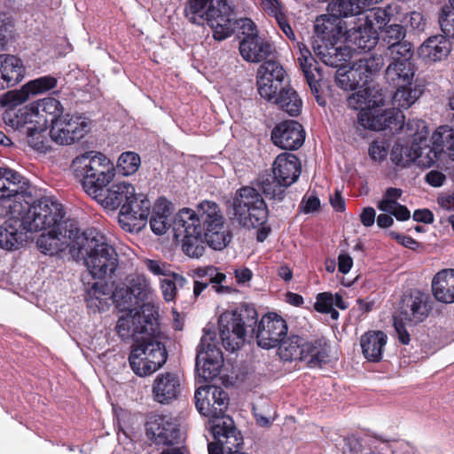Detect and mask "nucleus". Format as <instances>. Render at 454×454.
Segmentation results:
<instances>
[{
    "label": "nucleus",
    "instance_id": "680f3d73",
    "mask_svg": "<svg viewBox=\"0 0 454 454\" xmlns=\"http://www.w3.org/2000/svg\"><path fill=\"white\" fill-rule=\"evenodd\" d=\"M128 289H125L124 293H131L135 294V297L140 305H143L145 300L148 294V286L145 282H141L139 279H132L129 285L127 286Z\"/></svg>",
    "mask_w": 454,
    "mask_h": 454
},
{
    "label": "nucleus",
    "instance_id": "a18cd8bd",
    "mask_svg": "<svg viewBox=\"0 0 454 454\" xmlns=\"http://www.w3.org/2000/svg\"><path fill=\"white\" fill-rule=\"evenodd\" d=\"M47 128V121H36L35 124L27 128V144L31 148L40 153H46L51 149Z\"/></svg>",
    "mask_w": 454,
    "mask_h": 454
},
{
    "label": "nucleus",
    "instance_id": "e2e57ef3",
    "mask_svg": "<svg viewBox=\"0 0 454 454\" xmlns=\"http://www.w3.org/2000/svg\"><path fill=\"white\" fill-rule=\"evenodd\" d=\"M333 307V294L331 292L319 293L316 296L314 309L321 314L328 313Z\"/></svg>",
    "mask_w": 454,
    "mask_h": 454
},
{
    "label": "nucleus",
    "instance_id": "7c9ffc66",
    "mask_svg": "<svg viewBox=\"0 0 454 454\" xmlns=\"http://www.w3.org/2000/svg\"><path fill=\"white\" fill-rule=\"evenodd\" d=\"M135 187L126 182H119L113 184L107 189L103 188V191L99 192L97 196H93L92 199L97 200L105 208L109 210H115L121 208L127 200H130V196L133 195Z\"/></svg>",
    "mask_w": 454,
    "mask_h": 454
},
{
    "label": "nucleus",
    "instance_id": "6ab92c4d",
    "mask_svg": "<svg viewBox=\"0 0 454 454\" xmlns=\"http://www.w3.org/2000/svg\"><path fill=\"white\" fill-rule=\"evenodd\" d=\"M286 73L276 60H266L258 68L256 83L260 96L271 101L283 85Z\"/></svg>",
    "mask_w": 454,
    "mask_h": 454
},
{
    "label": "nucleus",
    "instance_id": "9d476101",
    "mask_svg": "<svg viewBox=\"0 0 454 454\" xmlns=\"http://www.w3.org/2000/svg\"><path fill=\"white\" fill-rule=\"evenodd\" d=\"M116 332L122 339L131 338L134 342L141 336L160 334L159 312L152 303H144L139 310L119 317Z\"/></svg>",
    "mask_w": 454,
    "mask_h": 454
},
{
    "label": "nucleus",
    "instance_id": "aec40b11",
    "mask_svg": "<svg viewBox=\"0 0 454 454\" xmlns=\"http://www.w3.org/2000/svg\"><path fill=\"white\" fill-rule=\"evenodd\" d=\"M147 437L156 445H174L180 438L175 419L168 415L152 414L145 423Z\"/></svg>",
    "mask_w": 454,
    "mask_h": 454
},
{
    "label": "nucleus",
    "instance_id": "72a5a7b5",
    "mask_svg": "<svg viewBox=\"0 0 454 454\" xmlns=\"http://www.w3.org/2000/svg\"><path fill=\"white\" fill-rule=\"evenodd\" d=\"M330 352L331 345L325 337L311 340L306 339L301 362H305L309 368H321L328 363Z\"/></svg>",
    "mask_w": 454,
    "mask_h": 454
},
{
    "label": "nucleus",
    "instance_id": "412c9836",
    "mask_svg": "<svg viewBox=\"0 0 454 454\" xmlns=\"http://www.w3.org/2000/svg\"><path fill=\"white\" fill-rule=\"evenodd\" d=\"M297 46L299 50L297 57L299 67L317 104L325 106V99L321 96L323 74L318 63L303 43H297Z\"/></svg>",
    "mask_w": 454,
    "mask_h": 454
},
{
    "label": "nucleus",
    "instance_id": "c756f323",
    "mask_svg": "<svg viewBox=\"0 0 454 454\" xmlns=\"http://www.w3.org/2000/svg\"><path fill=\"white\" fill-rule=\"evenodd\" d=\"M26 67L20 58L0 54V90L14 87L25 77Z\"/></svg>",
    "mask_w": 454,
    "mask_h": 454
},
{
    "label": "nucleus",
    "instance_id": "2eb2a0df",
    "mask_svg": "<svg viewBox=\"0 0 454 454\" xmlns=\"http://www.w3.org/2000/svg\"><path fill=\"white\" fill-rule=\"evenodd\" d=\"M89 130L88 118L83 115L64 114L59 119H55L49 135L58 145H67L82 139Z\"/></svg>",
    "mask_w": 454,
    "mask_h": 454
},
{
    "label": "nucleus",
    "instance_id": "49530a36",
    "mask_svg": "<svg viewBox=\"0 0 454 454\" xmlns=\"http://www.w3.org/2000/svg\"><path fill=\"white\" fill-rule=\"evenodd\" d=\"M394 88L395 91L392 97L393 105L395 106V109L401 111L411 107L423 93L420 86L413 83L412 85H402Z\"/></svg>",
    "mask_w": 454,
    "mask_h": 454
},
{
    "label": "nucleus",
    "instance_id": "4c0bfd02",
    "mask_svg": "<svg viewBox=\"0 0 454 454\" xmlns=\"http://www.w3.org/2000/svg\"><path fill=\"white\" fill-rule=\"evenodd\" d=\"M414 75L415 65L413 62L391 61L385 71V79L393 88L412 85Z\"/></svg>",
    "mask_w": 454,
    "mask_h": 454
},
{
    "label": "nucleus",
    "instance_id": "cd10ccee",
    "mask_svg": "<svg viewBox=\"0 0 454 454\" xmlns=\"http://www.w3.org/2000/svg\"><path fill=\"white\" fill-rule=\"evenodd\" d=\"M432 148L427 153L429 160L427 165L431 166L436 160L445 154L451 160H454V127L440 126L432 135Z\"/></svg>",
    "mask_w": 454,
    "mask_h": 454
},
{
    "label": "nucleus",
    "instance_id": "f8f14e48",
    "mask_svg": "<svg viewBox=\"0 0 454 454\" xmlns=\"http://www.w3.org/2000/svg\"><path fill=\"white\" fill-rule=\"evenodd\" d=\"M195 406L200 414L210 418V430L213 434V427L225 422L227 419L225 411L229 406V395L221 387L206 385L198 387L194 395Z\"/></svg>",
    "mask_w": 454,
    "mask_h": 454
},
{
    "label": "nucleus",
    "instance_id": "4be33fe9",
    "mask_svg": "<svg viewBox=\"0 0 454 454\" xmlns=\"http://www.w3.org/2000/svg\"><path fill=\"white\" fill-rule=\"evenodd\" d=\"M233 10L227 0H217L216 5L208 4L205 12V23L213 29V37L216 41H223L231 35V21Z\"/></svg>",
    "mask_w": 454,
    "mask_h": 454
},
{
    "label": "nucleus",
    "instance_id": "423d86ee",
    "mask_svg": "<svg viewBox=\"0 0 454 454\" xmlns=\"http://www.w3.org/2000/svg\"><path fill=\"white\" fill-rule=\"evenodd\" d=\"M301 171L299 158L294 153H282L273 161V176L260 180L258 186L268 200L281 202L286 189L298 180Z\"/></svg>",
    "mask_w": 454,
    "mask_h": 454
},
{
    "label": "nucleus",
    "instance_id": "dca6fc26",
    "mask_svg": "<svg viewBox=\"0 0 454 454\" xmlns=\"http://www.w3.org/2000/svg\"><path fill=\"white\" fill-rule=\"evenodd\" d=\"M66 212L60 203V219L55 224L45 226L41 231L48 230L47 233H42L36 240L38 249L45 254H55L60 250L61 238L73 239L78 233V229L74 221H65Z\"/></svg>",
    "mask_w": 454,
    "mask_h": 454
},
{
    "label": "nucleus",
    "instance_id": "9b49d317",
    "mask_svg": "<svg viewBox=\"0 0 454 454\" xmlns=\"http://www.w3.org/2000/svg\"><path fill=\"white\" fill-rule=\"evenodd\" d=\"M384 64L381 55L360 58L348 69H346V64L337 68L335 83L347 91L364 88L380 72Z\"/></svg>",
    "mask_w": 454,
    "mask_h": 454
},
{
    "label": "nucleus",
    "instance_id": "0eeeda50",
    "mask_svg": "<svg viewBox=\"0 0 454 454\" xmlns=\"http://www.w3.org/2000/svg\"><path fill=\"white\" fill-rule=\"evenodd\" d=\"M168 359L164 343L159 334L141 336L131 346L129 363L133 372L139 377H146L161 368Z\"/></svg>",
    "mask_w": 454,
    "mask_h": 454
},
{
    "label": "nucleus",
    "instance_id": "6e6552de",
    "mask_svg": "<svg viewBox=\"0 0 454 454\" xmlns=\"http://www.w3.org/2000/svg\"><path fill=\"white\" fill-rule=\"evenodd\" d=\"M233 212L245 228H257L267 223L269 210L261 193L254 187L242 186L233 198Z\"/></svg>",
    "mask_w": 454,
    "mask_h": 454
},
{
    "label": "nucleus",
    "instance_id": "b1692460",
    "mask_svg": "<svg viewBox=\"0 0 454 454\" xmlns=\"http://www.w3.org/2000/svg\"><path fill=\"white\" fill-rule=\"evenodd\" d=\"M184 379L175 372L159 373L152 385V395L155 402L170 404L177 400L183 390Z\"/></svg>",
    "mask_w": 454,
    "mask_h": 454
},
{
    "label": "nucleus",
    "instance_id": "a211bd4d",
    "mask_svg": "<svg viewBox=\"0 0 454 454\" xmlns=\"http://www.w3.org/2000/svg\"><path fill=\"white\" fill-rule=\"evenodd\" d=\"M287 332L286 321L276 312H268L259 321L254 337L259 347L270 349L278 347Z\"/></svg>",
    "mask_w": 454,
    "mask_h": 454
},
{
    "label": "nucleus",
    "instance_id": "6e6d98bb",
    "mask_svg": "<svg viewBox=\"0 0 454 454\" xmlns=\"http://www.w3.org/2000/svg\"><path fill=\"white\" fill-rule=\"evenodd\" d=\"M391 61L398 60L400 62H412L413 49L411 43L407 41H400L387 47Z\"/></svg>",
    "mask_w": 454,
    "mask_h": 454
},
{
    "label": "nucleus",
    "instance_id": "774afa93",
    "mask_svg": "<svg viewBox=\"0 0 454 454\" xmlns=\"http://www.w3.org/2000/svg\"><path fill=\"white\" fill-rule=\"evenodd\" d=\"M320 206V200L317 195L311 194L308 196L306 194L301 201L300 208L304 214H310L319 210Z\"/></svg>",
    "mask_w": 454,
    "mask_h": 454
},
{
    "label": "nucleus",
    "instance_id": "13d9d810",
    "mask_svg": "<svg viewBox=\"0 0 454 454\" xmlns=\"http://www.w3.org/2000/svg\"><path fill=\"white\" fill-rule=\"evenodd\" d=\"M58 80L52 75H44L34 79L27 82L26 89H27L29 95H36L44 93L57 86Z\"/></svg>",
    "mask_w": 454,
    "mask_h": 454
},
{
    "label": "nucleus",
    "instance_id": "c9c22d12",
    "mask_svg": "<svg viewBox=\"0 0 454 454\" xmlns=\"http://www.w3.org/2000/svg\"><path fill=\"white\" fill-rule=\"evenodd\" d=\"M387 340V336L382 331H369L364 333L360 338V346L365 359L372 363L381 361Z\"/></svg>",
    "mask_w": 454,
    "mask_h": 454
},
{
    "label": "nucleus",
    "instance_id": "473e14b6",
    "mask_svg": "<svg viewBox=\"0 0 454 454\" xmlns=\"http://www.w3.org/2000/svg\"><path fill=\"white\" fill-rule=\"evenodd\" d=\"M346 40L351 43L357 49L369 51L373 49L379 41L377 28L364 21L350 29L347 28Z\"/></svg>",
    "mask_w": 454,
    "mask_h": 454
},
{
    "label": "nucleus",
    "instance_id": "c03bdc74",
    "mask_svg": "<svg viewBox=\"0 0 454 454\" xmlns=\"http://www.w3.org/2000/svg\"><path fill=\"white\" fill-rule=\"evenodd\" d=\"M272 100L291 116H297L301 113L302 103L298 94L294 90L284 87V84Z\"/></svg>",
    "mask_w": 454,
    "mask_h": 454
},
{
    "label": "nucleus",
    "instance_id": "f3484780",
    "mask_svg": "<svg viewBox=\"0 0 454 454\" xmlns=\"http://www.w3.org/2000/svg\"><path fill=\"white\" fill-rule=\"evenodd\" d=\"M130 197L120 209L119 223L125 231L133 232L146 224L152 205L145 195L136 193V190Z\"/></svg>",
    "mask_w": 454,
    "mask_h": 454
},
{
    "label": "nucleus",
    "instance_id": "f704fd0d",
    "mask_svg": "<svg viewBox=\"0 0 454 454\" xmlns=\"http://www.w3.org/2000/svg\"><path fill=\"white\" fill-rule=\"evenodd\" d=\"M451 44L443 35L429 36L419 48V56L426 61L437 62L445 59L450 52Z\"/></svg>",
    "mask_w": 454,
    "mask_h": 454
},
{
    "label": "nucleus",
    "instance_id": "1a4fd4ad",
    "mask_svg": "<svg viewBox=\"0 0 454 454\" xmlns=\"http://www.w3.org/2000/svg\"><path fill=\"white\" fill-rule=\"evenodd\" d=\"M11 200L15 204L17 201L23 205L32 207L41 204L48 200L51 202H59L53 197L42 196L31 183L18 171L9 168H0V200Z\"/></svg>",
    "mask_w": 454,
    "mask_h": 454
},
{
    "label": "nucleus",
    "instance_id": "de8ad7c7",
    "mask_svg": "<svg viewBox=\"0 0 454 454\" xmlns=\"http://www.w3.org/2000/svg\"><path fill=\"white\" fill-rule=\"evenodd\" d=\"M233 312L236 313L241 327L245 328V334L250 333L252 336H255L259 321L258 313L254 305L242 303Z\"/></svg>",
    "mask_w": 454,
    "mask_h": 454
},
{
    "label": "nucleus",
    "instance_id": "0e129e2a",
    "mask_svg": "<svg viewBox=\"0 0 454 454\" xmlns=\"http://www.w3.org/2000/svg\"><path fill=\"white\" fill-rule=\"evenodd\" d=\"M387 148V141H374L370 145L368 153L372 160L380 162L386 159Z\"/></svg>",
    "mask_w": 454,
    "mask_h": 454
},
{
    "label": "nucleus",
    "instance_id": "f257e3e1",
    "mask_svg": "<svg viewBox=\"0 0 454 454\" xmlns=\"http://www.w3.org/2000/svg\"><path fill=\"white\" fill-rule=\"evenodd\" d=\"M30 207L17 201L9 205L10 217L0 226V247L16 250L28 239L27 232L40 231L60 219V203L44 200Z\"/></svg>",
    "mask_w": 454,
    "mask_h": 454
},
{
    "label": "nucleus",
    "instance_id": "a19ab883",
    "mask_svg": "<svg viewBox=\"0 0 454 454\" xmlns=\"http://www.w3.org/2000/svg\"><path fill=\"white\" fill-rule=\"evenodd\" d=\"M169 206L166 199H159L155 203L152 212H150L151 230L156 235L164 234L171 226L168 219Z\"/></svg>",
    "mask_w": 454,
    "mask_h": 454
},
{
    "label": "nucleus",
    "instance_id": "20e7f679",
    "mask_svg": "<svg viewBox=\"0 0 454 454\" xmlns=\"http://www.w3.org/2000/svg\"><path fill=\"white\" fill-rule=\"evenodd\" d=\"M365 98V110L357 114V123L364 129L371 130H387L396 133L403 129L405 123V116L403 111L395 108L386 109L382 112L380 106L385 105L387 98L383 89L378 87H364Z\"/></svg>",
    "mask_w": 454,
    "mask_h": 454
},
{
    "label": "nucleus",
    "instance_id": "4d7b16f0",
    "mask_svg": "<svg viewBox=\"0 0 454 454\" xmlns=\"http://www.w3.org/2000/svg\"><path fill=\"white\" fill-rule=\"evenodd\" d=\"M30 95L26 85L24 84L20 90H9L1 98V105L7 109H16L17 106L27 101Z\"/></svg>",
    "mask_w": 454,
    "mask_h": 454
},
{
    "label": "nucleus",
    "instance_id": "bf43d9fd",
    "mask_svg": "<svg viewBox=\"0 0 454 454\" xmlns=\"http://www.w3.org/2000/svg\"><path fill=\"white\" fill-rule=\"evenodd\" d=\"M438 21L443 35L454 38V9L443 6L439 13Z\"/></svg>",
    "mask_w": 454,
    "mask_h": 454
},
{
    "label": "nucleus",
    "instance_id": "39448f33",
    "mask_svg": "<svg viewBox=\"0 0 454 454\" xmlns=\"http://www.w3.org/2000/svg\"><path fill=\"white\" fill-rule=\"evenodd\" d=\"M72 166L83 191L91 198L103 191L115 176L114 163L101 153H85L76 157Z\"/></svg>",
    "mask_w": 454,
    "mask_h": 454
},
{
    "label": "nucleus",
    "instance_id": "052dcab7",
    "mask_svg": "<svg viewBox=\"0 0 454 454\" xmlns=\"http://www.w3.org/2000/svg\"><path fill=\"white\" fill-rule=\"evenodd\" d=\"M382 40L388 46L400 43L406 35V29L400 24H392L381 31Z\"/></svg>",
    "mask_w": 454,
    "mask_h": 454
},
{
    "label": "nucleus",
    "instance_id": "8fccbe9b",
    "mask_svg": "<svg viewBox=\"0 0 454 454\" xmlns=\"http://www.w3.org/2000/svg\"><path fill=\"white\" fill-rule=\"evenodd\" d=\"M194 275L199 278H209L210 283L213 284L212 287L216 293L223 294L231 292V288L230 286L222 285V283L226 279V275L219 272L217 268L214 266L197 268L194 270Z\"/></svg>",
    "mask_w": 454,
    "mask_h": 454
},
{
    "label": "nucleus",
    "instance_id": "a878e982",
    "mask_svg": "<svg viewBox=\"0 0 454 454\" xmlns=\"http://www.w3.org/2000/svg\"><path fill=\"white\" fill-rule=\"evenodd\" d=\"M219 334L223 346L228 351L239 348L246 339L245 328L241 327L233 310L223 312L218 320Z\"/></svg>",
    "mask_w": 454,
    "mask_h": 454
},
{
    "label": "nucleus",
    "instance_id": "c85d7f7f",
    "mask_svg": "<svg viewBox=\"0 0 454 454\" xmlns=\"http://www.w3.org/2000/svg\"><path fill=\"white\" fill-rule=\"evenodd\" d=\"M179 226L176 224V216L173 221V230L175 236L178 238L183 235L182 250L192 258H200L203 255L206 248L207 240L202 231L195 230L192 231V226L189 223Z\"/></svg>",
    "mask_w": 454,
    "mask_h": 454
},
{
    "label": "nucleus",
    "instance_id": "5701e85b",
    "mask_svg": "<svg viewBox=\"0 0 454 454\" xmlns=\"http://www.w3.org/2000/svg\"><path fill=\"white\" fill-rule=\"evenodd\" d=\"M432 309L429 294L419 289H413L403 300L399 317H403L409 325L413 326L424 322Z\"/></svg>",
    "mask_w": 454,
    "mask_h": 454
},
{
    "label": "nucleus",
    "instance_id": "ea45409f",
    "mask_svg": "<svg viewBox=\"0 0 454 454\" xmlns=\"http://www.w3.org/2000/svg\"><path fill=\"white\" fill-rule=\"evenodd\" d=\"M304 337L292 334L286 340H283L278 345V355L280 358L286 362L302 361L304 352Z\"/></svg>",
    "mask_w": 454,
    "mask_h": 454
},
{
    "label": "nucleus",
    "instance_id": "bb28decb",
    "mask_svg": "<svg viewBox=\"0 0 454 454\" xmlns=\"http://www.w3.org/2000/svg\"><path fill=\"white\" fill-rule=\"evenodd\" d=\"M316 38L313 43H339L346 35L345 22L336 15L324 14L317 17L314 23Z\"/></svg>",
    "mask_w": 454,
    "mask_h": 454
},
{
    "label": "nucleus",
    "instance_id": "338daca9",
    "mask_svg": "<svg viewBox=\"0 0 454 454\" xmlns=\"http://www.w3.org/2000/svg\"><path fill=\"white\" fill-rule=\"evenodd\" d=\"M406 324H408L403 317H394V327L397 333L398 340L403 345H408L411 338L410 333L406 329Z\"/></svg>",
    "mask_w": 454,
    "mask_h": 454
},
{
    "label": "nucleus",
    "instance_id": "37998d69",
    "mask_svg": "<svg viewBox=\"0 0 454 454\" xmlns=\"http://www.w3.org/2000/svg\"><path fill=\"white\" fill-rule=\"evenodd\" d=\"M422 154V149L417 144L410 146L395 143L390 152V160L398 167L405 168Z\"/></svg>",
    "mask_w": 454,
    "mask_h": 454
},
{
    "label": "nucleus",
    "instance_id": "58836bf2",
    "mask_svg": "<svg viewBox=\"0 0 454 454\" xmlns=\"http://www.w3.org/2000/svg\"><path fill=\"white\" fill-rule=\"evenodd\" d=\"M3 119L4 123L13 129H20L27 124L33 126L39 121L33 104L16 109H6Z\"/></svg>",
    "mask_w": 454,
    "mask_h": 454
},
{
    "label": "nucleus",
    "instance_id": "e433bc0d",
    "mask_svg": "<svg viewBox=\"0 0 454 454\" xmlns=\"http://www.w3.org/2000/svg\"><path fill=\"white\" fill-rule=\"evenodd\" d=\"M432 292L442 303L454 302V269L442 270L433 278Z\"/></svg>",
    "mask_w": 454,
    "mask_h": 454
},
{
    "label": "nucleus",
    "instance_id": "5fc2aeb1",
    "mask_svg": "<svg viewBox=\"0 0 454 454\" xmlns=\"http://www.w3.org/2000/svg\"><path fill=\"white\" fill-rule=\"evenodd\" d=\"M393 15L387 9L383 8H373L370 10V12L366 14L363 19L358 18V21H364L367 24H371L378 30H383L387 24L390 22Z\"/></svg>",
    "mask_w": 454,
    "mask_h": 454
},
{
    "label": "nucleus",
    "instance_id": "79ce46f5",
    "mask_svg": "<svg viewBox=\"0 0 454 454\" xmlns=\"http://www.w3.org/2000/svg\"><path fill=\"white\" fill-rule=\"evenodd\" d=\"M36 111L37 119L40 121H47V125H53L55 119H59L64 114V107L61 103L54 98H44L35 104H33Z\"/></svg>",
    "mask_w": 454,
    "mask_h": 454
},
{
    "label": "nucleus",
    "instance_id": "393cba45",
    "mask_svg": "<svg viewBox=\"0 0 454 454\" xmlns=\"http://www.w3.org/2000/svg\"><path fill=\"white\" fill-rule=\"evenodd\" d=\"M270 139L273 145L280 149L294 151L303 145L305 131L297 121H284L273 128Z\"/></svg>",
    "mask_w": 454,
    "mask_h": 454
},
{
    "label": "nucleus",
    "instance_id": "69168bd1",
    "mask_svg": "<svg viewBox=\"0 0 454 454\" xmlns=\"http://www.w3.org/2000/svg\"><path fill=\"white\" fill-rule=\"evenodd\" d=\"M145 265L150 272L156 276H169L171 273L170 264L165 262L146 259Z\"/></svg>",
    "mask_w": 454,
    "mask_h": 454
},
{
    "label": "nucleus",
    "instance_id": "2f4dec72",
    "mask_svg": "<svg viewBox=\"0 0 454 454\" xmlns=\"http://www.w3.org/2000/svg\"><path fill=\"white\" fill-rule=\"evenodd\" d=\"M315 55L326 66L339 68L350 59V50L339 43H313Z\"/></svg>",
    "mask_w": 454,
    "mask_h": 454
},
{
    "label": "nucleus",
    "instance_id": "603ef678",
    "mask_svg": "<svg viewBox=\"0 0 454 454\" xmlns=\"http://www.w3.org/2000/svg\"><path fill=\"white\" fill-rule=\"evenodd\" d=\"M125 289H128V287H118L114 293V299L116 302L117 308L121 311H127L129 313H133L135 310H139L142 305L138 303L135 294H131V293L129 292H127V294L124 293Z\"/></svg>",
    "mask_w": 454,
    "mask_h": 454
},
{
    "label": "nucleus",
    "instance_id": "ddd939ff",
    "mask_svg": "<svg viewBox=\"0 0 454 454\" xmlns=\"http://www.w3.org/2000/svg\"><path fill=\"white\" fill-rule=\"evenodd\" d=\"M223 363V356L217 347L215 333L205 332L197 350L196 370L206 380H213L219 375Z\"/></svg>",
    "mask_w": 454,
    "mask_h": 454
},
{
    "label": "nucleus",
    "instance_id": "f03ea898",
    "mask_svg": "<svg viewBox=\"0 0 454 454\" xmlns=\"http://www.w3.org/2000/svg\"><path fill=\"white\" fill-rule=\"evenodd\" d=\"M176 216V224L184 226L189 223L192 231L199 230L205 235L207 245L217 251L225 248L232 239V233L226 225L220 206L211 200H203L195 210L184 207Z\"/></svg>",
    "mask_w": 454,
    "mask_h": 454
},
{
    "label": "nucleus",
    "instance_id": "864d4df0",
    "mask_svg": "<svg viewBox=\"0 0 454 454\" xmlns=\"http://www.w3.org/2000/svg\"><path fill=\"white\" fill-rule=\"evenodd\" d=\"M141 164L139 154L135 152L122 153L117 161V168L122 176H130L135 174Z\"/></svg>",
    "mask_w": 454,
    "mask_h": 454
},
{
    "label": "nucleus",
    "instance_id": "4468645a",
    "mask_svg": "<svg viewBox=\"0 0 454 454\" xmlns=\"http://www.w3.org/2000/svg\"><path fill=\"white\" fill-rule=\"evenodd\" d=\"M244 37L239 43V52L247 62L259 63L266 61L272 54V44L263 37L259 36L256 25L251 19L240 20Z\"/></svg>",
    "mask_w": 454,
    "mask_h": 454
},
{
    "label": "nucleus",
    "instance_id": "7ed1b4c3",
    "mask_svg": "<svg viewBox=\"0 0 454 454\" xmlns=\"http://www.w3.org/2000/svg\"><path fill=\"white\" fill-rule=\"evenodd\" d=\"M79 254L94 278L103 279L113 274L118 267V254L106 237L97 230L83 233L75 241Z\"/></svg>",
    "mask_w": 454,
    "mask_h": 454
},
{
    "label": "nucleus",
    "instance_id": "09e8293b",
    "mask_svg": "<svg viewBox=\"0 0 454 454\" xmlns=\"http://www.w3.org/2000/svg\"><path fill=\"white\" fill-rule=\"evenodd\" d=\"M329 10L333 15L342 20L351 16H358L365 11L360 0H337L329 4Z\"/></svg>",
    "mask_w": 454,
    "mask_h": 454
},
{
    "label": "nucleus",
    "instance_id": "3c124183",
    "mask_svg": "<svg viewBox=\"0 0 454 454\" xmlns=\"http://www.w3.org/2000/svg\"><path fill=\"white\" fill-rule=\"evenodd\" d=\"M214 0H188L184 8V14L186 19L192 24L203 26L205 24V12L208 4L213 3Z\"/></svg>",
    "mask_w": 454,
    "mask_h": 454
}]
</instances>
